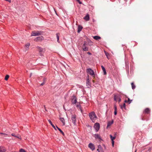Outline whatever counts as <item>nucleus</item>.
<instances>
[{"label":"nucleus","instance_id":"f257e3e1","mask_svg":"<svg viewBox=\"0 0 152 152\" xmlns=\"http://www.w3.org/2000/svg\"><path fill=\"white\" fill-rule=\"evenodd\" d=\"M89 116L92 122L94 123L95 122V120L97 118V117L94 112L92 111L90 113Z\"/></svg>","mask_w":152,"mask_h":152},{"label":"nucleus","instance_id":"f03ea898","mask_svg":"<svg viewBox=\"0 0 152 152\" xmlns=\"http://www.w3.org/2000/svg\"><path fill=\"white\" fill-rule=\"evenodd\" d=\"M43 33L44 32L42 31H34L31 32V36H38L43 35Z\"/></svg>","mask_w":152,"mask_h":152},{"label":"nucleus","instance_id":"7ed1b4c3","mask_svg":"<svg viewBox=\"0 0 152 152\" xmlns=\"http://www.w3.org/2000/svg\"><path fill=\"white\" fill-rule=\"evenodd\" d=\"M94 127L95 129L96 132H97L98 131L100 128V124L98 123H96L95 124Z\"/></svg>","mask_w":152,"mask_h":152},{"label":"nucleus","instance_id":"20e7f679","mask_svg":"<svg viewBox=\"0 0 152 152\" xmlns=\"http://www.w3.org/2000/svg\"><path fill=\"white\" fill-rule=\"evenodd\" d=\"M71 102L72 104H75L77 102V98L76 96L74 95L71 98Z\"/></svg>","mask_w":152,"mask_h":152},{"label":"nucleus","instance_id":"39448f33","mask_svg":"<svg viewBox=\"0 0 152 152\" xmlns=\"http://www.w3.org/2000/svg\"><path fill=\"white\" fill-rule=\"evenodd\" d=\"M87 72L88 73L90 74L92 76L94 75L95 74L94 71L91 69L88 68L86 70Z\"/></svg>","mask_w":152,"mask_h":152},{"label":"nucleus","instance_id":"423d86ee","mask_svg":"<svg viewBox=\"0 0 152 152\" xmlns=\"http://www.w3.org/2000/svg\"><path fill=\"white\" fill-rule=\"evenodd\" d=\"M76 115H71V120L72 122L74 125H76Z\"/></svg>","mask_w":152,"mask_h":152},{"label":"nucleus","instance_id":"0eeeda50","mask_svg":"<svg viewBox=\"0 0 152 152\" xmlns=\"http://www.w3.org/2000/svg\"><path fill=\"white\" fill-rule=\"evenodd\" d=\"M93 136L96 139H99V140H102V139L100 135L98 134H95L93 135Z\"/></svg>","mask_w":152,"mask_h":152},{"label":"nucleus","instance_id":"6e6552de","mask_svg":"<svg viewBox=\"0 0 152 152\" xmlns=\"http://www.w3.org/2000/svg\"><path fill=\"white\" fill-rule=\"evenodd\" d=\"M44 39V37L42 36L37 37L34 39V41L36 42L42 41Z\"/></svg>","mask_w":152,"mask_h":152},{"label":"nucleus","instance_id":"1a4fd4ad","mask_svg":"<svg viewBox=\"0 0 152 152\" xmlns=\"http://www.w3.org/2000/svg\"><path fill=\"white\" fill-rule=\"evenodd\" d=\"M115 101H116L117 100H118L119 102H120L121 101V99L119 96L115 95L114 97Z\"/></svg>","mask_w":152,"mask_h":152},{"label":"nucleus","instance_id":"9d476101","mask_svg":"<svg viewBox=\"0 0 152 152\" xmlns=\"http://www.w3.org/2000/svg\"><path fill=\"white\" fill-rule=\"evenodd\" d=\"M86 86L88 87H91V83L90 82L89 79V76H88L86 80Z\"/></svg>","mask_w":152,"mask_h":152},{"label":"nucleus","instance_id":"9b49d317","mask_svg":"<svg viewBox=\"0 0 152 152\" xmlns=\"http://www.w3.org/2000/svg\"><path fill=\"white\" fill-rule=\"evenodd\" d=\"M88 147L92 151L95 149V147L93 144L90 143L88 145Z\"/></svg>","mask_w":152,"mask_h":152},{"label":"nucleus","instance_id":"f8f14e48","mask_svg":"<svg viewBox=\"0 0 152 152\" xmlns=\"http://www.w3.org/2000/svg\"><path fill=\"white\" fill-rule=\"evenodd\" d=\"M150 110L149 108H146L144 110L143 112V113L147 114L150 113Z\"/></svg>","mask_w":152,"mask_h":152},{"label":"nucleus","instance_id":"ddd939ff","mask_svg":"<svg viewBox=\"0 0 152 152\" xmlns=\"http://www.w3.org/2000/svg\"><path fill=\"white\" fill-rule=\"evenodd\" d=\"M37 48L38 50V51L40 53V55L41 56H42V52L43 51V49L39 47H37Z\"/></svg>","mask_w":152,"mask_h":152},{"label":"nucleus","instance_id":"4468645a","mask_svg":"<svg viewBox=\"0 0 152 152\" xmlns=\"http://www.w3.org/2000/svg\"><path fill=\"white\" fill-rule=\"evenodd\" d=\"M84 19L86 21H88L90 19V17L89 15L87 14L84 18Z\"/></svg>","mask_w":152,"mask_h":152},{"label":"nucleus","instance_id":"2eb2a0df","mask_svg":"<svg viewBox=\"0 0 152 152\" xmlns=\"http://www.w3.org/2000/svg\"><path fill=\"white\" fill-rule=\"evenodd\" d=\"M48 121L50 124L52 126L54 129L55 130H56V129L55 126L52 123V122L50 120H48Z\"/></svg>","mask_w":152,"mask_h":152},{"label":"nucleus","instance_id":"dca6fc26","mask_svg":"<svg viewBox=\"0 0 152 152\" xmlns=\"http://www.w3.org/2000/svg\"><path fill=\"white\" fill-rule=\"evenodd\" d=\"M82 28L83 27L81 26L80 25L78 26L77 28V32L78 33L80 32L81 31Z\"/></svg>","mask_w":152,"mask_h":152},{"label":"nucleus","instance_id":"f3484780","mask_svg":"<svg viewBox=\"0 0 152 152\" xmlns=\"http://www.w3.org/2000/svg\"><path fill=\"white\" fill-rule=\"evenodd\" d=\"M98 149H97V151L99 152V151H100L102 152L103 151L102 149V148L101 145H99L98 146Z\"/></svg>","mask_w":152,"mask_h":152},{"label":"nucleus","instance_id":"a211bd4d","mask_svg":"<svg viewBox=\"0 0 152 152\" xmlns=\"http://www.w3.org/2000/svg\"><path fill=\"white\" fill-rule=\"evenodd\" d=\"M60 120L62 123L63 125H65V123L64 118H60Z\"/></svg>","mask_w":152,"mask_h":152},{"label":"nucleus","instance_id":"6ab92c4d","mask_svg":"<svg viewBox=\"0 0 152 152\" xmlns=\"http://www.w3.org/2000/svg\"><path fill=\"white\" fill-rule=\"evenodd\" d=\"M101 67H102V70H103V71L104 74V75H106L107 74V72H106V71L105 68L103 66H101Z\"/></svg>","mask_w":152,"mask_h":152},{"label":"nucleus","instance_id":"aec40b11","mask_svg":"<svg viewBox=\"0 0 152 152\" xmlns=\"http://www.w3.org/2000/svg\"><path fill=\"white\" fill-rule=\"evenodd\" d=\"M113 120H112L111 121H109L107 123V127H108L110 126L113 123Z\"/></svg>","mask_w":152,"mask_h":152},{"label":"nucleus","instance_id":"412c9836","mask_svg":"<svg viewBox=\"0 0 152 152\" xmlns=\"http://www.w3.org/2000/svg\"><path fill=\"white\" fill-rule=\"evenodd\" d=\"M93 38L96 40H98L101 39V37L99 36H95L93 37Z\"/></svg>","mask_w":152,"mask_h":152},{"label":"nucleus","instance_id":"4be33fe9","mask_svg":"<svg viewBox=\"0 0 152 152\" xmlns=\"http://www.w3.org/2000/svg\"><path fill=\"white\" fill-rule=\"evenodd\" d=\"M131 84L132 89H135L136 87V86L134 84V83H132Z\"/></svg>","mask_w":152,"mask_h":152},{"label":"nucleus","instance_id":"5701e85b","mask_svg":"<svg viewBox=\"0 0 152 152\" xmlns=\"http://www.w3.org/2000/svg\"><path fill=\"white\" fill-rule=\"evenodd\" d=\"M59 34L58 33H57L56 34V36L57 38V42H59Z\"/></svg>","mask_w":152,"mask_h":152},{"label":"nucleus","instance_id":"b1692460","mask_svg":"<svg viewBox=\"0 0 152 152\" xmlns=\"http://www.w3.org/2000/svg\"><path fill=\"white\" fill-rule=\"evenodd\" d=\"M110 138L112 140H114L116 137L115 136L113 137V136L111 135H110Z\"/></svg>","mask_w":152,"mask_h":152},{"label":"nucleus","instance_id":"393cba45","mask_svg":"<svg viewBox=\"0 0 152 152\" xmlns=\"http://www.w3.org/2000/svg\"><path fill=\"white\" fill-rule=\"evenodd\" d=\"M121 108L123 109V108H124V109H126V104L124 103L123 105H121Z\"/></svg>","mask_w":152,"mask_h":152},{"label":"nucleus","instance_id":"a878e982","mask_svg":"<svg viewBox=\"0 0 152 152\" xmlns=\"http://www.w3.org/2000/svg\"><path fill=\"white\" fill-rule=\"evenodd\" d=\"M76 106L77 107H79L80 109V111H81V112L82 113V110H81V107L80 105V104H77V105H76Z\"/></svg>","mask_w":152,"mask_h":152},{"label":"nucleus","instance_id":"bb28decb","mask_svg":"<svg viewBox=\"0 0 152 152\" xmlns=\"http://www.w3.org/2000/svg\"><path fill=\"white\" fill-rule=\"evenodd\" d=\"M83 49L84 51H88V48L87 47H85V48H83Z\"/></svg>","mask_w":152,"mask_h":152},{"label":"nucleus","instance_id":"cd10ccee","mask_svg":"<svg viewBox=\"0 0 152 152\" xmlns=\"http://www.w3.org/2000/svg\"><path fill=\"white\" fill-rule=\"evenodd\" d=\"M86 43H87V42L86 41H85L84 42V43L82 45V48H85V47H86Z\"/></svg>","mask_w":152,"mask_h":152},{"label":"nucleus","instance_id":"c85d7f7f","mask_svg":"<svg viewBox=\"0 0 152 152\" xmlns=\"http://www.w3.org/2000/svg\"><path fill=\"white\" fill-rule=\"evenodd\" d=\"M128 99L127 102L129 104H130L132 101V100H130L129 98H128Z\"/></svg>","mask_w":152,"mask_h":152},{"label":"nucleus","instance_id":"c756f323","mask_svg":"<svg viewBox=\"0 0 152 152\" xmlns=\"http://www.w3.org/2000/svg\"><path fill=\"white\" fill-rule=\"evenodd\" d=\"M9 77V76L8 75H7L5 77V80H7Z\"/></svg>","mask_w":152,"mask_h":152},{"label":"nucleus","instance_id":"7c9ffc66","mask_svg":"<svg viewBox=\"0 0 152 152\" xmlns=\"http://www.w3.org/2000/svg\"><path fill=\"white\" fill-rule=\"evenodd\" d=\"M19 152H26L24 149H20L19 151Z\"/></svg>","mask_w":152,"mask_h":152},{"label":"nucleus","instance_id":"2f4dec72","mask_svg":"<svg viewBox=\"0 0 152 152\" xmlns=\"http://www.w3.org/2000/svg\"><path fill=\"white\" fill-rule=\"evenodd\" d=\"M58 130L61 133V134L63 135H64V133L60 129H58Z\"/></svg>","mask_w":152,"mask_h":152},{"label":"nucleus","instance_id":"473e14b6","mask_svg":"<svg viewBox=\"0 0 152 152\" xmlns=\"http://www.w3.org/2000/svg\"><path fill=\"white\" fill-rule=\"evenodd\" d=\"M30 45V44L29 43H28L27 44H26L25 46L26 47L28 48L29 47Z\"/></svg>","mask_w":152,"mask_h":152},{"label":"nucleus","instance_id":"72a5a7b5","mask_svg":"<svg viewBox=\"0 0 152 152\" xmlns=\"http://www.w3.org/2000/svg\"><path fill=\"white\" fill-rule=\"evenodd\" d=\"M128 64H129L128 62V61H126L125 64H126V67H129Z\"/></svg>","mask_w":152,"mask_h":152},{"label":"nucleus","instance_id":"f704fd0d","mask_svg":"<svg viewBox=\"0 0 152 152\" xmlns=\"http://www.w3.org/2000/svg\"><path fill=\"white\" fill-rule=\"evenodd\" d=\"M114 108L115 111H117V107L115 105H114Z\"/></svg>","mask_w":152,"mask_h":152},{"label":"nucleus","instance_id":"c9c22d12","mask_svg":"<svg viewBox=\"0 0 152 152\" xmlns=\"http://www.w3.org/2000/svg\"><path fill=\"white\" fill-rule=\"evenodd\" d=\"M76 1L80 4H82V2L80 1V0H76Z\"/></svg>","mask_w":152,"mask_h":152},{"label":"nucleus","instance_id":"e433bc0d","mask_svg":"<svg viewBox=\"0 0 152 152\" xmlns=\"http://www.w3.org/2000/svg\"><path fill=\"white\" fill-rule=\"evenodd\" d=\"M15 137H17V138H19V139H21L20 136H19V135L16 136Z\"/></svg>","mask_w":152,"mask_h":152},{"label":"nucleus","instance_id":"4c0bfd02","mask_svg":"<svg viewBox=\"0 0 152 152\" xmlns=\"http://www.w3.org/2000/svg\"><path fill=\"white\" fill-rule=\"evenodd\" d=\"M112 145L113 146H114V140H112Z\"/></svg>","mask_w":152,"mask_h":152},{"label":"nucleus","instance_id":"58836bf2","mask_svg":"<svg viewBox=\"0 0 152 152\" xmlns=\"http://www.w3.org/2000/svg\"><path fill=\"white\" fill-rule=\"evenodd\" d=\"M46 80V78H44L43 79V82H44L45 83V82Z\"/></svg>","mask_w":152,"mask_h":152},{"label":"nucleus","instance_id":"ea45409f","mask_svg":"<svg viewBox=\"0 0 152 152\" xmlns=\"http://www.w3.org/2000/svg\"><path fill=\"white\" fill-rule=\"evenodd\" d=\"M45 83L44 82H43L40 85L41 86H42L45 84Z\"/></svg>","mask_w":152,"mask_h":152},{"label":"nucleus","instance_id":"a19ab883","mask_svg":"<svg viewBox=\"0 0 152 152\" xmlns=\"http://www.w3.org/2000/svg\"><path fill=\"white\" fill-rule=\"evenodd\" d=\"M12 135L13 136H14L15 137L16 135H15V134L14 133H12Z\"/></svg>","mask_w":152,"mask_h":152},{"label":"nucleus","instance_id":"79ce46f5","mask_svg":"<svg viewBox=\"0 0 152 152\" xmlns=\"http://www.w3.org/2000/svg\"><path fill=\"white\" fill-rule=\"evenodd\" d=\"M117 113V111H115L114 112V114L115 115H116Z\"/></svg>","mask_w":152,"mask_h":152},{"label":"nucleus","instance_id":"37998d69","mask_svg":"<svg viewBox=\"0 0 152 152\" xmlns=\"http://www.w3.org/2000/svg\"><path fill=\"white\" fill-rule=\"evenodd\" d=\"M6 1H8L10 2H11V0H5Z\"/></svg>","mask_w":152,"mask_h":152},{"label":"nucleus","instance_id":"c03bdc74","mask_svg":"<svg viewBox=\"0 0 152 152\" xmlns=\"http://www.w3.org/2000/svg\"><path fill=\"white\" fill-rule=\"evenodd\" d=\"M103 146H104V148L105 149H106V146H105V145L104 144H103Z\"/></svg>","mask_w":152,"mask_h":152},{"label":"nucleus","instance_id":"a18cd8bd","mask_svg":"<svg viewBox=\"0 0 152 152\" xmlns=\"http://www.w3.org/2000/svg\"><path fill=\"white\" fill-rule=\"evenodd\" d=\"M88 54H89V55H91V53H90V52H88Z\"/></svg>","mask_w":152,"mask_h":152},{"label":"nucleus","instance_id":"49530a36","mask_svg":"<svg viewBox=\"0 0 152 152\" xmlns=\"http://www.w3.org/2000/svg\"><path fill=\"white\" fill-rule=\"evenodd\" d=\"M44 107L45 109V111H47V110H46V107H45V105H44Z\"/></svg>","mask_w":152,"mask_h":152},{"label":"nucleus","instance_id":"de8ad7c7","mask_svg":"<svg viewBox=\"0 0 152 152\" xmlns=\"http://www.w3.org/2000/svg\"><path fill=\"white\" fill-rule=\"evenodd\" d=\"M56 127L57 128V129H58H58H60L57 126H56Z\"/></svg>","mask_w":152,"mask_h":152},{"label":"nucleus","instance_id":"09e8293b","mask_svg":"<svg viewBox=\"0 0 152 152\" xmlns=\"http://www.w3.org/2000/svg\"><path fill=\"white\" fill-rule=\"evenodd\" d=\"M56 127L57 128V129H58H58H60L57 126H56Z\"/></svg>","mask_w":152,"mask_h":152},{"label":"nucleus","instance_id":"8fccbe9b","mask_svg":"<svg viewBox=\"0 0 152 152\" xmlns=\"http://www.w3.org/2000/svg\"><path fill=\"white\" fill-rule=\"evenodd\" d=\"M0 152H4L3 151L1 150H0Z\"/></svg>","mask_w":152,"mask_h":152},{"label":"nucleus","instance_id":"3c124183","mask_svg":"<svg viewBox=\"0 0 152 152\" xmlns=\"http://www.w3.org/2000/svg\"><path fill=\"white\" fill-rule=\"evenodd\" d=\"M32 75V73H31L30 75V77H31V76Z\"/></svg>","mask_w":152,"mask_h":152},{"label":"nucleus","instance_id":"603ef678","mask_svg":"<svg viewBox=\"0 0 152 152\" xmlns=\"http://www.w3.org/2000/svg\"><path fill=\"white\" fill-rule=\"evenodd\" d=\"M125 102H127V100H125Z\"/></svg>","mask_w":152,"mask_h":152},{"label":"nucleus","instance_id":"864d4df0","mask_svg":"<svg viewBox=\"0 0 152 152\" xmlns=\"http://www.w3.org/2000/svg\"><path fill=\"white\" fill-rule=\"evenodd\" d=\"M54 9V10H55V12H56V14H57V13H56V11H55V9Z\"/></svg>","mask_w":152,"mask_h":152},{"label":"nucleus","instance_id":"5fc2aeb1","mask_svg":"<svg viewBox=\"0 0 152 152\" xmlns=\"http://www.w3.org/2000/svg\"><path fill=\"white\" fill-rule=\"evenodd\" d=\"M98 152H103V151H102V152H101V151H99Z\"/></svg>","mask_w":152,"mask_h":152},{"label":"nucleus","instance_id":"6e6d98bb","mask_svg":"<svg viewBox=\"0 0 152 152\" xmlns=\"http://www.w3.org/2000/svg\"><path fill=\"white\" fill-rule=\"evenodd\" d=\"M136 151H135V152H136Z\"/></svg>","mask_w":152,"mask_h":152}]
</instances>
